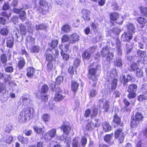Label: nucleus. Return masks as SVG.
I'll return each mask as SVG.
<instances>
[{
	"mask_svg": "<svg viewBox=\"0 0 147 147\" xmlns=\"http://www.w3.org/2000/svg\"><path fill=\"white\" fill-rule=\"evenodd\" d=\"M137 89V86L134 84L130 85L128 87V92H135Z\"/></svg>",
	"mask_w": 147,
	"mask_h": 147,
	"instance_id": "nucleus-21",
	"label": "nucleus"
},
{
	"mask_svg": "<svg viewBox=\"0 0 147 147\" xmlns=\"http://www.w3.org/2000/svg\"><path fill=\"white\" fill-rule=\"evenodd\" d=\"M58 44V41L56 40H53L51 44H49V46L52 49H54L57 46Z\"/></svg>",
	"mask_w": 147,
	"mask_h": 147,
	"instance_id": "nucleus-43",
	"label": "nucleus"
},
{
	"mask_svg": "<svg viewBox=\"0 0 147 147\" xmlns=\"http://www.w3.org/2000/svg\"><path fill=\"white\" fill-rule=\"evenodd\" d=\"M109 105L108 102L106 101L103 105V108L105 110V112H107L109 108Z\"/></svg>",
	"mask_w": 147,
	"mask_h": 147,
	"instance_id": "nucleus-62",
	"label": "nucleus"
},
{
	"mask_svg": "<svg viewBox=\"0 0 147 147\" xmlns=\"http://www.w3.org/2000/svg\"><path fill=\"white\" fill-rule=\"evenodd\" d=\"M137 55L140 58H144L146 55V51H142L138 50L137 51Z\"/></svg>",
	"mask_w": 147,
	"mask_h": 147,
	"instance_id": "nucleus-27",
	"label": "nucleus"
},
{
	"mask_svg": "<svg viewBox=\"0 0 147 147\" xmlns=\"http://www.w3.org/2000/svg\"><path fill=\"white\" fill-rule=\"evenodd\" d=\"M119 14L117 12L112 13H110V19L113 20H115L118 18Z\"/></svg>",
	"mask_w": 147,
	"mask_h": 147,
	"instance_id": "nucleus-22",
	"label": "nucleus"
},
{
	"mask_svg": "<svg viewBox=\"0 0 147 147\" xmlns=\"http://www.w3.org/2000/svg\"><path fill=\"white\" fill-rule=\"evenodd\" d=\"M137 21L140 24H143L146 22V21L145 19L142 17H140L138 18Z\"/></svg>",
	"mask_w": 147,
	"mask_h": 147,
	"instance_id": "nucleus-55",
	"label": "nucleus"
},
{
	"mask_svg": "<svg viewBox=\"0 0 147 147\" xmlns=\"http://www.w3.org/2000/svg\"><path fill=\"white\" fill-rule=\"evenodd\" d=\"M1 15L4 18H8L9 17L11 16L10 13H9V14L7 13L6 12L4 11L2 12L1 13Z\"/></svg>",
	"mask_w": 147,
	"mask_h": 147,
	"instance_id": "nucleus-61",
	"label": "nucleus"
},
{
	"mask_svg": "<svg viewBox=\"0 0 147 147\" xmlns=\"http://www.w3.org/2000/svg\"><path fill=\"white\" fill-rule=\"evenodd\" d=\"M2 140L8 144H11L12 142L13 138L11 136H5L2 138Z\"/></svg>",
	"mask_w": 147,
	"mask_h": 147,
	"instance_id": "nucleus-12",
	"label": "nucleus"
},
{
	"mask_svg": "<svg viewBox=\"0 0 147 147\" xmlns=\"http://www.w3.org/2000/svg\"><path fill=\"white\" fill-rule=\"evenodd\" d=\"M136 74L138 77H141L143 76V72L140 69L138 68L137 69Z\"/></svg>",
	"mask_w": 147,
	"mask_h": 147,
	"instance_id": "nucleus-58",
	"label": "nucleus"
},
{
	"mask_svg": "<svg viewBox=\"0 0 147 147\" xmlns=\"http://www.w3.org/2000/svg\"><path fill=\"white\" fill-rule=\"evenodd\" d=\"M129 93L127 95L129 99L133 98H135L136 96L135 92H128Z\"/></svg>",
	"mask_w": 147,
	"mask_h": 147,
	"instance_id": "nucleus-50",
	"label": "nucleus"
},
{
	"mask_svg": "<svg viewBox=\"0 0 147 147\" xmlns=\"http://www.w3.org/2000/svg\"><path fill=\"white\" fill-rule=\"evenodd\" d=\"M26 44L28 45L33 44L35 42V39L30 36H28L26 39Z\"/></svg>",
	"mask_w": 147,
	"mask_h": 147,
	"instance_id": "nucleus-16",
	"label": "nucleus"
},
{
	"mask_svg": "<svg viewBox=\"0 0 147 147\" xmlns=\"http://www.w3.org/2000/svg\"><path fill=\"white\" fill-rule=\"evenodd\" d=\"M19 26L21 34L25 35L26 33V30L25 26L23 24H21L19 25Z\"/></svg>",
	"mask_w": 147,
	"mask_h": 147,
	"instance_id": "nucleus-30",
	"label": "nucleus"
},
{
	"mask_svg": "<svg viewBox=\"0 0 147 147\" xmlns=\"http://www.w3.org/2000/svg\"><path fill=\"white\" fill-rule=\"evenodd\" d=\"M132 33L127 32L126 33L125 32L122 34L121 39L122 41L129 42L130 40L132 39Z\"/></svg>",
	"mask_w": 147,
	"mask_h": 147,
	"instance_id": "nucleus-9",
	"label": "nucleus"
},
{
	"mask_svg": "<svg viewBox=\"0 0 147 147\" xmlns=\"http://www.w3.org/2000/svg\"><path fill=\"white\" fill-rule=\"evenodd\" d=\"M40 6L38 7L36 5L35 9L40 13L45 14L49 10L48 3L45 0H40L39 1Z\"/></svg>",
	"mask_w": 147,
	"mask_h": 147,
	"instance_id": "nucleus-2",
	"label": "nucleus"
},
{
	"mask_svg": "<svg viewBox=\"0 0 147 147\" xmlns=\"http://www.w3.org/2000/svg\"><path fill=\"white\" fill-rule=\"evenodd\" d=\"M35 72V69L32 67H29L27 68V76L29 77H32Z\"/></svg>",
	"mask_w": 147,
	"mask_h": 147,
	"instance_id": "nucleus-13",
	"label": "nucleus"
},
{
	"mask_svg": "<svg viewBox=\"0 0 147 147\" xmlns=\"http://www.w3.org/2000/svg\"><path fill=\"white\" fill-rule=\"evenodd\" d=\"M133 77L131 75H127L126 77L125 75L122 74L121 78L123 80L124 84L131 80L132 79Z\"/></svg>",
	"mask_w": 147,
	"mask_h": 147,
	"instance_id": "nucleus-17",
	"label": "nucleus"
},
{
	"mask_svg": "<svg viewBox=\"0 0 147 147\" xmlns=\"http://www.w3.org/2000/svg\"><path fill=\"white\" fill-rule=\"evenodd\" d=\"M54 56L52 55L50 53L47 54L46 55V59L49 61H54L55 59Z\"/></svg>",
	"mask_w": 147,
	"mask_h": 147,
	"instance_id": "nucleus-32",
	"label": "nucleus"
},
{
	"mask_svg": "<svg viewBox=\"0 0 147 147\" xmlns=\"http://www.w3.org/2000/svg\"><path fill=\"white\" fill-rule=\"evenodd\" d=\"M138 68L136 64L133 63L131 65L129 70L131 71H134L135 70H137V69Z\"/></svg>",
	"mask_w": 147,
	"mask_h": 147,
	"instance_id": "nucleus-56",
	"label": "nucleus"
},
{
	"mask_svg": "<svg viewBox=\"0 0 147 147\" xmlns=\"http://www.w3.org/2000/svg\"><path fill=\"white\" fill-rule=\"evenodd\" d=\"M114 54L112 52L109 51L107 56L106 59L107 61H110L113 60Z\"/></svg>",
	"mask_w": 147,
	"mask_h": 147,
	"instance_id": "nucleus-39",
	"label": "nucleus"
},
{
	"mask_svg": "<svg viewBox=\"0 0 147 147\" xmlns=\"http://www.w3.org/2000/svg\"><path fill=\"white\" fill-rule=\"evenodd\" d=\"M78 84L76 82L73 81L71 82V89L73 91H76L78 89Z\"/></svg>",
	"mask_w": 147,
	"mask_h": 147,
	"instance_id": "nucleus-23",
	"label": "nucleus"
},
{
	"mask_svg": "<svg viewBox=\"0 0 147 147\" xmlns=\"http://www.w3.org/2000/svg\"><path fill=\"white\" fill-rule=\"evenodd\" d=\"M98 91L95 88L92 89L89 94V97L92 98L94 97L98 93Z\"/></svg>",
	"mask_w": 147,
	"mask_h": 147,
	"instance_id": "nucleus-25",
	"label": "nucleus"
},
{
	"mask_svg": "<svg viewBox=\"0 0 147 147\" xmlns=\"http://www.w3.org/2000/svg\"><path fill=\"white\" fill-rule=\"evenodd\" d=\"M72 147H79L80 146L78 138H75L73 140L72 143Z\"/></svg>",
	"mask_w": 147,
	"mask_h": 147,
	"instance_id": "nucleus-28",
	"label": "nucleus"
},
{
	"mask_svg": "<svg viewBox=\"0 0 147 147\" xmlns=\"http://www.w3.org/2000/svg\"><path fill=\"white\" fill-rule=\"evenodd\" d=\"M115 65L117 67L121 68L122 67V59L121 58H119L117 59L115 62Z\"/></svg>",
	"mask_w": 147,
	"mask_h": 147,
	"instance_id": "nucleus-35",
	"label": "nucleus"
},
{
	"mask_svg": "<svg viewBox=\"0 0 147 147\" xmlns=\"http://www.w3.org/2000/svg\"><path fill=\"white\" fill-rule=\"evenodd\" d=\"M112 138V135H106L105 136L104 139L106 142L108 143L111 141Z\"/></svg>",
	"mask_w": 147,
	"mask_h": 147,
	"instance_id": "nucleus-45",
	"label": "nucleus"
},
{
	"mask_svg": "<svg viewBox=\"0 0 147 147\" xmlns=\"http://www.w3.org/2000/svg\"><path fill=\"white\" fill-rule=\"evenodd\" d=\"M117 80L116 79H114L112 82L111 84V88L113 89H115L117 86Z\"/></svg>",
	"mask_w": 147,
	"mask_h": 147,
	"instance_id": "nucleus-49",
	"label": "nucleus"
},
{
	"mask_svg": "<svg viewBox=\"0 0 147 147\" xmlns=\"http://www.w3.org/2000/svg\"><path fill=\"white\" fill-rule=\"evenodd\" d=\"M82 18L86 22H88L90 18V12L88 10L83 9L82 11Z\"/></svg>",
	"mask_w": 147,
	"mask_h": 147,
	"instance_id": "nucleus-8",
	"label": "nucleus"
},
{
	"mask_svg": "<svg viewBox=\"0 0 147 147\" xmlns=\"http://www.w3.org/2000/svg\"><path fill=\"white\" fill-rule=\"evenodd\" d=\"M53 65L51 62L49 63L47 65L46 69L49 72H50L52 69Z\"/></svg>",
	"mask_w": 147,
	"mask_h": 147,
	"instance_id": "nucleus-57",
	"label": "nucleus"
},
{
	"mask_svg": "<svg viewBox=\"0 0 147 147\" xmlns=\"http://www.w3.org/2000/svg\"><path fill=\"white\" fill-rule=\"evenodd\" d=\"M44 126H43L42 127H40L39 126H34L33 129L35 131L37 134H41L43 131V128Z\"/></svg>",
	"mask_w": 147,
	"mask_h": 147,
	"instance_id": "nucleus-24",
	"label": "nucleus"
},
{
	"mask_svg": "<svg viewBox=\"0 0 147 147\" xmlns=\"http://www.w3.org/2000/svg\"><path fill=\"white\" fill-rule=\"evenodd\" d=\"M103 129L105 132H107L110 131L111 129V125L108 123L105 122L102 124Z\"/></svg>",
	"mask_w": 147,
	"mask_h": 147,
	"instance_id": "nucleus-11",
	"label": "nucleus"
},
{
	"mask_svg": "<svg viewBox=\"0 0 147 147\" xmlns=\"http://www.w3.org/2000/svg\"><path fill=\"white\" fill-rule=\"evenodd\" d=\"M91 27L92 30L94 31H96L98 29V24L92 22L91 24Z\"/></svg>",
	"mask_w": 147,
	"mask_h": 147,
	"instance_id": "nucleus-48",
	"label": "nucleus"
},
{
	"mask_svg": "<svg viewBox=\"0 0 147 147\" xmlns=\"http://www.w3.org/2000/svg\"><path fill=\"white\" fill-rule=\"evenodd\" d=\"M91 53L87 50H85L82 54V57L85 59H89L91 56Z\"/></svg>",
	"mask_w": 147,
	"mask_h": 147,
	"instance_id": "nucleus-19",
	"label": "nucleus"
},
{
	"mask_svg": "<svg viewBox=\"0 0 147 147\" xmlns=\"http://www.w3.org/2000/svg\"><path fill=\"white\" fill-rule=\"evenodd\" d=\"M6 92L5 86L3 84L0 85V93L1 94H4Z\"/></svg>",
	"mask_w": 147,
	"mask_h": 147,
	"instance_id": "nucleus-42",
	"label": "nucleus"
},
{
	"mask_svg": "<svg viewBox=\"0 0 147 147\" xmlns=\"http://www.w3.org/2000/svg\"><path fill=\"white\" fill-rule=\"evenodd\" d=\"M25 64V60L24 58H22L19 61L18 65L20 69H22L24 67Z\"/></svg>",
	"mask_w": 147,
	"mask_h": 147,
	"instance_id": "nucleus-26",
	"label": "nucleus"
},
{
	"mask_svg": "<svg viewBox=\"0 0 147 147\" xmlns=\"http://www.w3.org/2000/svg\"><path fill=\"white\" fill-rule=\"evenodd\" d=\"M63 80V78L61 76H58L56 79V83L58 84H60L62 82Z\"/></svg>",
	"mask_w": 147,
	"mask_h": 147,
	"instance_id": "nucleus-60",
	"label": "nucleus"
},
{
	"mask_svg": "<svg viewBox=\"0 0 147 147\" xmlns=\"http://www.w3.org/2000/svg\"><path fill=\"white\" fill-rule=\"evenodd\" d=\"M134 46V45L131 44V45L128 44L126 45V54L127 55L129 54L132 49V46Z\"/></svg>",
	"mask_w": 147,
	"mask_h": 147,
	"instance_id": "nucleus-31",
	"label": "nucleus"
},
{
	"mask_svg": "<svg viewBox=\"0 0 147 147\" xmlns=\"http://www.w3.org/2000/svg\"><path fill=\"white\" fill-rule=\"evenodd\" d=\"M35 113V111L32 108L25 109L20 113L18 116V120L20 122H26L33 117Z\"/></svg>",
	"mask_w": 147,
	"mask_h": 147,
	"instance_id": "nucleus-1",
	"label": "nucleus"
},
{
	"mask_svg": "<svg viewBox=\"0 0 147 147\" xmlns=\"http://www.w3.org/2000/svg\"><path fill=\"white\" fill-rule=\"evenodd\" d=\"M61 55L63 57V59L65 60H67L69 58V55L67 54L63 53V50H61Z\"/></svg>",
	"mask_w": 147,
	"mask_h": 147,
	"instance_id": "nucleus-44",
	"label": "nucleus"
},
{
	"mask_svg": "<svg viewBox=\"0 0 147 147\" xmlns=\"http://www.w3.org/2000/svg\"><path fill=\"white\" fill-rule=\"evenodd\" d=\"M115 138L118 139L120 143L123 142L124 139V135L122 129H117L115 132Z\"/></svg>",
	"mask_w": 147,
	"mask_h": 147,
	"instance_id": "nucleus-6",
	"label": "nucleus"
},
{
	"mask_svg": "<svg viewBox=\"0 0 147 147\" xmlns=\"http://www.w3.org/2000/svg\"><path fill=\"white\" fill-rule=\"evenodd\" d=\"M61 31L64 32H67L70 30V28L68 25H65L62 26L61 28Z\"/></svg>",
	"mask_w": 147,
	"mask_h": 147,
	"instance_id": "nucleus-29",
	"label": "nucleus"
},
{
	"mask_svg": "<svg viewBox=\"0 0 147 147\" xmlns=\"http://www.w3.org/2000/svg\"><path fill=\"white\" fill-rule=\"evenodd\" d=\"M113 122L115 123L117 125H119L120 124L121 118L118 116L116 113H115L113 116Z\"/></svg>",
	"mask_w": 147,
	"mask_h": 147,
	"instance_id": "nucleus-18",
	"label": "nucleus"
},
{
	"mask_svg": "<svg viewBox=\"0 0 147 147\" xmlns=\"http://www.w3.org/2000/svg\"><path fill=\"white\" fill-rule=\"evenodd\" d=\"M75 70V68L71 66L69 67L68 70V71L71 74L73 75L74 74V72Z\"/></svg>",
	"mask_w": 147,
	"mask_h": 147,
	"instance_id": "nucleus-63",
	"label": "nucleus"
},
{
	"mask_svg": "<svg viewBox=\"0 0 147 147\" xmlns=\"http://www.w3.org/2000/svg\"><path fill=\"white\" fill-rule=\"evenodd\" d=\"M13 69L12 67L9 66L6 67L5 69V71L11 73L13 71Z\"/></svg>",
	"mask_w": 147,
	"mask_h": 147,
	"instance_id": "nucleus-64",
	"label": "nucleus"
},
{
	"mask_svg": "<svg viewBox=\"0 0 147 147\" xmlns=\"http://www.w3.org/2000/svg\"><path fill=\"white\" fill-rule=\"evenodd\" d=\"M79 36L76 33H74L70 35L69 44H73L79 40Z\"/></svg>",
	"mask_w": 147,
	"mask_h": 147,
	"instance_id": "nucleus-10",
	"label": "nucleus"
},
{
	"mask_svg": "<svg viewBox=\"0 0 147 147\" xmlns=\"http://www.w3.org/2000/svg\"><path fill=\"white\" fill-rule=\"evenodd\" d=\"M69 38V37L67 35H64L61 38V41L63 42H67Z\"/></svg>",
	"mask_w": 147,
	"mask_h": 147,
	"instance_id": "nucleus-59",
	"label": "nucleus"
},
{
	"mask_svg": "<svg viewBox=\"0 0 147 147\" xmlns=\"http://www.w3.org/2000/svg\"><path fill=\"white\" fill-rule=\"evenodd\" d=\"M14 40L12 38L9 39L7 42V46L9 48L12 47L13 45Z\"/></svg>",
	"mask_w": 147,
	"mask_h": 147,
	"instance_id": "nucleus-38",
	"label": "nucleus"
},
{
	"mask_svg": "<svg viewBox=\"0 0 147 147\" xmlns=\"http://www.w3.org/2000/svg\"><path fill=\"white\" fill-rule=\"evenodd\" d=\"M143 116L141 113L137 112L136 113L135 117H133L131 122V125L132 127H136L140 123V121L143 119Z\"/></svg>",
	"mask_w": 147,
	"mask_h": 147,
	"instance_id": "nucleus-4",
	"label": "nucleus"
},
{
	"mask_svg": "<svg viewBox=\"0 0 147 147\" xmlns=\"http://www.w3.org/2000/svg\"><path fill=\"white\" fill-rule=\"evenodd\" d=\"M20 102L23 105L25 106L28 105L30 99L29 98L24 96H22L20 99Z\"/></svg>",
	"mask_w": 147,
	"mask_h": 147,
	"instance_id": "nucleus-14",
	"label": "nucleus"
},
{
	"mask_svg": "<svg viewBox=\"0 0 147 147\" xmlns=\"http://www.w3.org/2000/svg\"><path fill=\"white\" fill-rule=\"evenodd\" d=\"M141 13L143 16H146L147 15V8L144 7H141L140 8Z\"/></svg>",
	"mask_w": 147,
	"mask_h": 147,
	"instance_id": "nucleus-46",
	"label": "nucleus"
},
{
	"mask_svg": "<svg viewBox=\"0 0 147 147\" xmlns=\"http://www.w3.org/2000/svg\"><path fill=\"white\" fill-rule=\"evenodd\" d=\"M61 129L63 130L64 134H68L71 129V128L68 125L63 124L61 125Z\"/></svg>",
	"mask_w": 147,
	"mask_h": 147,
	"instance_id": "nucleus-15",
	"label": "nucleus"
},
{
	"mask_svg": "<svg viewBox=\"0 0 147 147\" xmlns=\"http://www.w3.org/2000/svg\"><path fill=\"white\" fill-rule=\"evenodd\" d=\"M20 18L22 20H24L26 18V13L24 11L22 10L19 13Z\"/></svg>",
	"mask_w": 147,
	"mask_h": 147,
	"instance_id": "nucleus-41",
	"label": "nucleus"
},
{
	"mask_svg": "<svg viewBox=\"0 0 147 147\" xmlns=\"http://www.w3.org/2000/svg\"><path fill=\"white\" fill-rule=\"evenodd\" d=\"M46 26L43 24H42L38 25H36L35 26V29L37 30H45L46 28Z\"/></svg>",
	"mask_w": 147,
	"mask_h": 147,
	"instance_id": "nucleus-34",
	"label": "nucleus"
},
{
	"mask_svg": "<svg viewBox=\"0 0 147 147\" xmlns=\"http://www.w3.org/2000/svg\"><path fill=\"white\" fill-rule=\"evenodd\" d=\"M94 127V123L90 121L86 125V129L88 130H92Z\"/></svg>",
	"mask_w": 147,
	"mask_h": 147,
	"instance_id": "nucleus-37",
	"label": "nucleus"
},
{
	"mask_svg": "<svg viewBox=\"0 0 147 147\" xmlns=\"http://www.w3.org/2000/svg\"><path fill=\"white\" fill-rule=\"evenodd\" d=\"M147 99V96L144 94L140 95L138 97V100L140 101H142Z\"/></svg>",
	"mask_w": 147,
	"mask_h": 147,
	"instance_id": "nucleus-52",
	"label": "nucleus"
},
{
	"mask_svg": "<svg viewBox=\"0 0 147 147\" xmlns=\"http://www.w3.org/2000/svg\"><path fill=\"white\" fill-rule=\"evenodd\" d=\"M1 61L3 64H5L7 61V57L5 54H2L0 57Z\"/></svg>",
	"mask_w": 147,
	"mask_h": 147,
	"instance_id": "nucleus-40",
	"label": "nucleus"
},
{
	"mask_svg": "<svg viewBox=\"0 0 147 147\" xmlns=\"http://www.w3.org/2000/svg\"><path fill=\"white\" fill-rule=\"evenodd\" d=\"M40 49L39 46H32L30 49V52L32 53H36L39 52Z\"/></svg>",
	"mask_w": 147,
	"mask_h": 147,
	"instance_id": "nucleus-33",
	"label": "nucleus"
},
{
	"mask_svg": "<svg viewBox=\"0 0 147 147\" xmlns=\"http://www.w3.org/2000/svg\"><path fill=\"white\" fill-rule=\"evenodd\" d=\"M98 69L97 68H92L89 69L88 77L90 83L93 82V86H94L97 83L96 73Z\"/></svg>",
	"mask_w": 147,
	"mask_h": 147,
	"instance_id": "nucleus-3",
	"label": "nucleus"
},
{
	"mask_svg": "<svg viewBox=\"0 0 147 147\" xmlns=\"http://www.w3.org/2000/svg\"><path fill=\"white\" fill-rule=\"evenodd\" d=\"M48 90V87L47 85L45 84L42 86L41 92L45 93L47 92Z\"/></svg>",
	"mask_w": 147,
	"mask_h": 147,
	"instance_id": "nucleus-51",
	"label": "nucleus"
},
{
	"mask_svg": "<svg viewBox=\"0 0 147 147\" xmlns=\"http://www.w3.org/2000/svg\"><path fill=\"white\" fill-rule=\"evenodd\" d=\"M56 135V130L55 129H52L47 132L43 138L47 142L49 141L52 138H54Z\"/></svg>",
	"mask_w": 147,
	"mask_h": 147,
	"instance_id": "nucleus-5",
	"label": "nucleus"
},
{
	"mask_svg": "<svg viewBox=\"0 0 147 147\" xmlns=\"http://www.w3.org/2000/svg\"><path fill=\"white\" fill-rule=\"evenodd\" d=\"M127 28L128 30V32L132 33V34L134 33L135 31L134 25L130 23L128 25Z\"/></svg>",
	"mask_w": 147,
	"mask_h": 147,
	"instance_id": "nucleus-20",
	"label": "nucleus"
},
{
	"mask_svg": "<svg viewBox=\"0 0 147 147\" xmlns=\"http://www.w3.org/2000/svg\"><path fill=\"white\" fill-rule=\"evenodd\" d=\"M55 92L54 98L55 101H59L64 98V97L61 94V90L60 88H57L55 90Z\"/></svg>",
	"mask_w": 147,
	"mask_h": 147,
	"instance_id": "nucleus-7",
	"label": "nucleus"
},
{
	"mask_svg": "<svg viewBox=\"0 0 147 147\" xmlns=\"http://www.w3.org/2000/svg\"><path fill=\"white\" fill-rule=\"evenodd\" d=\"M87 139L86 138L83 137L82 138L81 141V145L82 147H85L87 143Z\"/></svg>",
	"mask_w": 147,
	"mask_h": 147,
	"instance_id": "nucleus-54",
	"label": "nucleus"
},
{
	"mask_svg": "<svg viewBox=\"0 0 147 147\" xmlns=\"http://www.w3.org/2000/svg\"><path fill=\"white\" fill-rule=\"evenodd\" d=\"M0 32L2 35L5 36L7 35L8 33V30L6 28H3L1 30Z\"/></svg>",
	"mask_w": 147,
	"mask_h": 147,
	"instance_id": "nucleus-47",
	"label": "nucleus"
},
{
	"mask_svg": "<svg viewBox=\"0 0 147 147\" xmlns=\"http://www.w3.org/2000/svg\"><path fill=\"white\" fill-rule=\"evenodd\" d=\"M109 52V50L107 48H103L101 53V56L103 57H105L108 55Z\"/></svg>",
	"mask_w": 147,
	"mask_h": 147,
	"instance_id": "nucleus-36",
	"label": "nucleus"
},
{
	"mask_svg": "<svg viewBox=\"0 0 147 147\" xmlns=\"http://www.w3.org/2000/svg\"><path fill=\"white\" fill-rule=\"evenodd\" d=\"M92 112V113L91 115V117H96L98 114V109L96 108L93 109Z\"/></svg>",
	"mask_w": 147,
	"mask_h": 147,
	"instance_id": "nucleus-53",
	"label": "nucleus"
}]
</instances>
